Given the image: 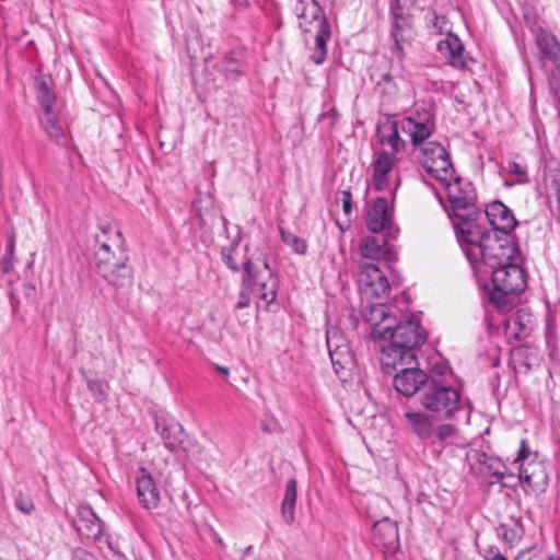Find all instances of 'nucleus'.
I'll use <instances>...</instances> for the list:
<instances>
[{
    "mask_svg": "<svg viewBox=\"0 0 560 560\" xmlns=\"http://www.w3.org/2000/svg\"><path fill=\"white\" fill-rule=\"evenodd\" d=\"M315 32V44L311 59L315 65H322L327 58V43L331 38V26L328 19H323Z\"/></svg>",
    "mask_w": 560,
    "mask_h": 560,
    "instance_id": "c85d7f7f",
    "label": "nucleus"
},
{
    "mask_svg": "<svg viewBox=\"0 0 560 560\" xmlns=\"http://www.w3.org/2000/svg\"><path fill=\"white\" fill-rule=\"evenodd\" d=\"M95 268L106 264L117 261L120 256H129L125 248V241L119 229L112 223L102 225L100 233L95 235Z\"/></svg>",
    "mask_w": 560,
    "mask_h": 560,
    "instance_id": "9d476101",
    "label": "nucleus"
},
{
    "mask_svg": "<svg viewBox=\"0 0 560 560\" xmlns=\"http://www.w3.org/2000/svg\"><path fill=\"white\" fill-rule=\"evenodd\" d=\"M541 357L535 346L522 345L511 350L510 364L516 373H528L540 366Z\"/></svg>",
    "mask_w": 560,
    "mask_h": 560,
    "instance_id": "412c9836",
    "label": "nucleus"
},
{
    "mask_svg": "<svg viewBox=\"0 0 560 560\" xmlns=\"http://www.w3.org/2000/svg\"><path fill=\"white\" fill-rule=\"evenodd\" d=\"M235 10L246 9L249 7V0H229Z\"/></svg>",
    "mask_w": 560,
    "mask_h": 560,
    "instance_id": "4d7b16f0",
    "label": "nucleus"
},
{
    "mask_svg": "<svg viewBox=\"0 0 560 560\" xmlns=\"http://www.w3.org/2000/svg\"><path fill=\"white\" fill-rule=\"evenodd\" d=\"M419 400L425 410L441 420L453 419L460 409V392L434 376L427 383Z\"/></svg>",
    "mask_w": 560,
    "mask_h": 560,
    "instance_id": "423d86ee",
    "label": "nucleus"
},
{
    "mask_svg": "<svg viewBox=\"0 0 560 560\" xmlns=\"http://www.w3.org/2000/svg\"><path fill=\"white\" fill-rule=\"evenodd\" d=\"M365 226L372 234L386 233L389 238H397L399 228L394 224L389 212L388 201L378 197L368 209L365 214Z\"/></svg>",
    "mask_w": 560,
    "mask_h": 560,
    "instance_id": "f8f14e48",
    "label": "nucleus"
},
{
    "mask_svg": "<svg viewBox=\"0 0 560 560\" xmlns=\"http://www.w3.org/2000/svg\"><path fill=\"white\" fill-rule=\"evenodd\" d=\"M88 388L97 401H103L107 398L108 384L106 382L98 378L88 380Z\"/></svg>",
    "mask_w": 560,
    "mask_h": 560,
    "instance_id": "a19ab883",
    "label": "nucleus"
},
{
    "mask_svg": "<svg viewBox=\"0 0 560 560\" xmlns=\"http://www.w3.org/2000/svg\"><path fill=\"white\" fill-rule=\"evenodd\" d=\"M194 209L199 219L200 229L211 226L217 218L222 222L223 230L229 235V221L214 206V201L211 196H199L194 200Z\"/></svg>",
    "mask_w": 560,
    "mask_h": 560,
    "instance_id": "b1692460",
    "label": "nucleus"
},
{
    "mask_svg": "<svg viewBox=\"0 0 560 560\" xmlns=\"http://www.w3.org/2000/svg\"><path fill=\"white\" fill-rule=\"evenodd\" d=\"M497 530L498 535L508 544H513L520 537L517 530L506 524H501Z\"/></svg>",
    "mask_w": 560,
    "mask_h": 560,
    "instance_id": "a18cd8bd",
    "label": "nucleus"
},
{
    "mask_svg": "<svg viewBox=\"0 0 560 560\" xmlns=\"http://www.w3.org/2000/svg\"><path fill=\"white\" fill-rule=\"evenodd\" d=\"M252 551H253V546H248L244 550V555L241 560H256V559L252 558Z\"/></svg>",
    "mask_w": 560,
    "mask_h": 560,
    "instance_id": "bf43d9fd",
    "label": "nucleus"
},
{
    "mask_svg": "<svg viewBox=\"0 0 560 560\" xmlns=\"http://www.w3.org/2000/svg\"><path fill=\"white\" fill-rule=\"evenodd\" d=\"M396 238L387 237L386 233H378L365 236L360 246L362 257L371 260H392L394 258V245L392 241Z\"/></svg>",
    "mask_w": 560,
    "mask_h": 560,
    "instance_id": "6ab92c4d",
    "label": "nucleus"
},
{
    "mask_svg": "<svg viewBox=\"0 0 560 560\" xmlns=\"http://www.w3.org/2000/svg\"><path fill=\"white\" fill-rule=\"evenodd\" d=\"M295 11L299 26L304 33L313 32L320 25L323 19H327L317 0H298Z\"/></svg>",
    "mask_w": 560,
    "mask_h": 560,
    "instance_id": "4be33fe9",
    "label": "nucleus"
},
{
    "mask_svg": "<svg viewBox=\"0 0 560 560\" xmlns=\"http://www.w3.org/2000/svg\"><path fill=\"white\" fill-rule=\"evenodd\" d=\"M399 310L385 304L373 305L366 316L371 337L382 353L383 371L392 373L397 364H416V350L427 340V331L415 315L400 318Z\"/></svg>",
    "mask_w": 560,
    "mask_h": 560,
    "instance_id": "f257e3e1",
    "label": "nucleus"
},
{
    "mask_svg": "<svg viewBox=\"0 0 560 560\" xmlns=\"http://www.w3.org/2000/svg\"><path fill=\"white\" fill-rule=\"evenodd\" d=\"M534 36V56L545 67L547 63H560V40L557 35L546 26L537 27Z\"/></svg>",
    "mask_w": 560,
    "mask_h": 560,
    "instance_id": "4468645a",
    "label": "nucleus"
},
{
    "mask_svg": "<svg viewBox=\"0 0 560 560\" xmlns=\"http://www.w3.org/2000/svg\"><path fill=\"white\" fill-rule=\"evenodd\" d=\"M39 124L50 141L58 145H67L65 129L55 112L42 113Z\"/></svg>",
    "mask_w": 560,
    "mask_h": 560,
    "instance_id": "c756f323",
    "label": "nucleus"
},
{
    "mask_svg": "<svg viewBox=\"0 0 560 560\" xmlns=\"http://www.w3.org/2000/svg\"><path fill=\"white\" fill-rule=\"evenodd\" d=\"M412 1L415 2L416 0H412Z\"/></svg>",
    "mask_w": 560,
    "mask_h": 560,
    "instance_id": "774afa93",
    "label": "nucleus"
},
{
    "mask_svg": "<svg viewBox=\"0 0 560 560\" xmlns=\"http://www.w3.org/2000/svg\"><path fill=\"white\" fill-rule=\"evenodd\" d=\"M439 50L442 54H448L452 65L460 69H467L468 65L464 60V45L458 36L448 33L447 36L439 43Z\"/></svg>",
    "mask_w": 560,
    "mask_h": 560,
    "instance_id": "7c9ffc66",
    "label": "nucleus"
},
{
    "mask_svg": "<svg viewBox=\"0 0 560 560\" xmlns=\"http://www.w3.org/2000/svg\"><path fill=\"white\" fill-rule=\"evenodd\" d=\"M444 372H445V368L443 365H440V364H435L431 371H430V374H428L429 377H432L434 376L435 378H438L439 381L443 382L442 381V377L444 376Z\"/></svg>",
    "mask_w": 560,
    "mask_h": 560,
    "instance_id": "3c124183",
    "label": "nucleus"
},
{
    "mask_svg": "<svg viewBox=\"0 0 560 560\" xmlns=\"http://www.w3.org/2000/svg\"><path fill=\"white\" fill-rule=\"evenodd\" d=\"M457 429L452 423H444L438 425L435 429L433 428V438L440 444L447 442L451 438H453L456 433Z\"/></svg>",
    "mask_w": 560,
    "mask_h": 560,
    "instance_id": "ea45409f",
    "label": "nucleus"
},
{
    "mask_svg": "<svg viewBox=\"0 0 560 560\" xmlns=\"http://www.w3.org/2000/svg\"><path fill=\"white\" fill-rule=\"evenodd\" d=\"M514 465H518V480L526 485V494L545 491L548 486V475L544 464L533 454L526 439L521 441Z\"/></svg>",
    "mask_w": 560,
    "mask_h": 560,
    "instance_id": "6e6552de",
    "label": "nucleus"
},
{
    "mask_svg": "<svg viewBox=\"0 0 560 560\" xmlns=\"http://www.w3.org/2000/svg\"><path fill=\"white\" fill-rule=\"evenodd\" d=\"M512 325L516 326V325H520V331L516 332V337H521V334H524L525 332V326L521 325L520 324V316L518 315H515V316H511L509 319H508V327H511Z\"/></svg>",
    "mask_w": 560,
    "mask_h": 560,
    "instance_id": "5fc2aeb1",
    "label": "nucleus"
},
{
    "mask_svg": "<svg viewBox=\"0 0 560 560\" xmlns=\"http://www.w3.org/2000/svg\"><path fill=\"white\" fill-rule=\"evenodd\" d=\"M236 234L234 235L232 242L228 246H223L221 248L220 255L223 264L233 272H238L241 270V265L235 259V253L240 247L242 242V230L240 226H235Z\"/></svg>",
    "mask_w": 560,
    "mask_h": 560,
    "instance_id": "c9c22d12",
    "label": "nucleus"
},
{
    "mask_svg": "<svg viewBox=\"0 0 560 560\" xmlns=\"http://www.w3.org/2000/svg\"><path fill=\"white\" fill-rule=\"evenodd\" d=\"M243 276L235 308H245L250 304L252 294L256 293L267 306L277 298V281L266 258H246L243 261Z\"/></svg>",
    "mask_w": 560,
    "mask_h": 560,
    "instance_id": "7ed1b4c3",
    "label": "nucleus"
},
{
    "mask_svg": "<svg viewBox=\"0 0 560 560\" xmlns=\"http://www.w3.org/2000/svg\"><path fill=\"white\" fill-rule=\"evenodd\" d=\"M103 260L102 266H97L96 272L109 285L114 288H126L132 283V268L129 266V256H120L117 261L106 264Z\"/></svg>",
    "mask_w": 560,
    "mask_h": 560,
    "instance_id": "f3484780",
    "label": "nucleus"
},
{
    "mask_svg": "<svg viewBox=\"0 0 560 560\" xmlns=\"http://www.w3.org/2000/svg\"><path fill=\"white\" fill-rule=\"evenodd\" d=\"M408 0H392L389 12L393 19V28L390 32L395 42L396 49L402 55V32L409 30L412 23V15L407 8Z\"/></svg>",
    "mask_w": 560,
    "mask_h": 560,
    "instance_id": "aec40b11",
    "label": "nucleus"
},
{
    "mask_svg": "<svg viewBox=\"0 0 560 560\" xmlns=\"http://www.w3.org/2000/svg\"><path fill=\"white\" fill-rule=\"evenodd\" d=\"M520 260H513L502 267L490 270V284L487 285L490 303L499 311L512 306L520 293L526 288L525 273Z\"/></svg>",
    "mask_w": 560,
    "mask_h": 560,
    "instance_id": "20e7f679",
    "label": "nucleus"
},
{
    "mask_svg": "<svg viewBox=\"0 0 560 560\" xmlns=\"http://www.w3.org/2000/svg\"><path fill=\"white\" fill-rule=\"evenodd\" d=\"M502 553L499 548L490 546L485 550V559L486 560H497Z\"/></svg>",
    "mask_w": 560,
    "mask_h": 560,
    "instance_id": "603ef678",
    "label": "nucleus"
},
{
    "mask_svg": "<svg viewBox=\"0 0 560 560\" xmlns=\"http://www.w3.org/2000/svg\"><path fill=\"white\" fill-rule=\"evenodd\" d=\"M296 497V480L291 478L287 481L284 497L281 504V514L288 525H291L294 522Z\"/></svg>",
    "mask_w": 560,
    "mask_h": 560,
    "instance_id": "f704fd0d",
    "label": "nucleus"
},
{
    "mask_svg": "<svg viewBox=\"0 0 560 560\" xmlns=\"http://www.w3.org/2000/svg\"><path fill=\"white\" fill-rule=\"evenodd\" d=\"M549 560H560V558H559V557H557V556H550V557H549Z\"/></svg>",
    "mask_w": 560,
    "mask_h": 560,
    "instance_id": "0e129e2a",
    "label": "nucleus"
},
{
    "mask_svg": "<svg viewBox=\"0 0 560 560\" xmlns=\"http://www.w3.org/2000/svg\"><path fill=\"white\" fill-rule=\"evenodd\" d=\"M382 83H385L387 85L388 92L396 90V84L393 81V77L388 72L382 75V81L378 82V85H381Z\"/></svg>",
    "mask_w": 560,
    "mask_h": 560,
    "instance_id": "864d4df0",
    "label": "nucleus"
},
{
    "mask_svg": "<svg viewBox=\"0 0 560 560\" xmlns=\"http://www.w3.org/2000/svg\"><path fill=\"white\" fill-rule=\"evenodd\" d=\"M497 560H508V558L505 556H500Z\"/></svg>",
    "mask_w": 560,
    "mask_h": 560,
    "instance_id": "69168bd1",
    "label": "nucleus"
},
{
    "mask_svg": "<svg viewBox=\"0 0 560 560\" xmlns=\"http://www.w3.org/2000/svg\"><path fill=\"white\" fill-rule=\"evenodd\" d=\"M372 542L385 555H392L399 548L398 525L389 517L376 521L372 527Z\"/></svg>",
    "mask_w": 560,
    "mask_h": 560,
    "instance_id": "dca6fc26",
    "label": "nucleus"
},
{
    "mask_svg": "<svg viewBox=\"0 0 560 560\" xmlns=\"http://www.w3.org/2000/svg\"><path fill=\"white\" fill-rule=\"evenodd\" d=\"M557 209H558V213H559V217H560V188L557 190Z\"/></svg>",
    "mask_w": 560,
    "mask_h": 560,
    "instance_id": "680f3d73",
    "label": "nucleus"
},
{
    "mask_svg": "<svg viewBox=\"0 0 560 560\" xmlns=\"http://www.w3.org/2000/svg\"><path fill=\"white\" fill-rule=\"evenodd\" d=\"M326 117H331L332 118L331 124L334 125L338 120L339 114L337 113L336 108H331L327 113L322 114L319 119H324Z\"/></svg>",
    "mask_w": 560,
    "mask_h": 560,
    "instance_id": "13d9d810",
    "label": "nucleus"
},
{
    "mask_svg": "<svg viewBox=\"0 0 560 560\" xmlns=\"http://www.w3.org/2000/svg\"><path fill=\"white\" fill-rule=\"evenodd\" d=\"M446 24L445 16H439L435 12H432L431 27L436 34H443L446 31Z\"/></svg>",
    "mask_w": 560,
    "mask_h": 560,
    "instance_id": "49530a36",
    "label": "nucleus"
},
{
    "mask_svg": "<svg viewBox=\"0 0 560 560\" xmlns=\"http://www.w3.org/2000/svg\"><path fill=\"white\" fill-rule=\"evenodd\" d=\"M492 476H494L499 482H502V485L508 488H515L516 485L520 483L518 477L516 478L512 472L494 470ZM521 483L524 485V490L526 491V485L523 481H521Z\"/></svg>",
    "mask_w": 560,
    "mask_h": 560,
    "instance_id": "37998d69",
    "label": "nucleus"
},
{
    "mask_svg": "<svg viewBox=\"0 0 560 560\" xmlns=\"http://www.w3.org/2000/svg\"><path fill=\"white\" fill-rule=\"evenodd\" d=\"M341 200L343 212L347 217H349L352 213V195L349 189L341 191Z\"/></svg>",
    "mask_w": 560,
    "mask_h": 560,
    "instance_id": "de8ad7c7",
    "label": "nucleus"
},
{
    "mask_svg": "<svg viewBox=\"0 0 560 560\" xmlns=\"http://www.w3.org/2000/svg\"><path fill=\"white\" fill-rule=\"evenodd\" d=\"M522 15L532 34L536 32L537 27L546 26V22L540 19L533 5L524 4L522 7Z\"/></svg>",
    "mask_w": 560,
    "mask_h": 560,
    "instance_id": "4c0bfd02",
    "label": "nucleus"
},
{
    "mask_svg": "<svg viewBox=\"0 0 560 560\" xmlns=\"http://www.w3.org/2000/svg\"><path fill=\"white\" fill-rule=\"evenodd\" d=\"M420 147V153L417 159L429 175L439 182L454 178L455 170L450 154L441 143L427 141Z\"/></svg>",
    "mask_w": 560,
    "mask_h": 560,
    "instance_id": "1a4fd4ad",
    "label": "nucleus"
},
{
    "mask_svg": "<svg viewBox=\"0 0 560 560\" xmlns=\"http://www.w3.org/2000/svg\"><path fill=\"white\" fill-rule=\"evenodd\" d=\"M412 432L421 440L431 439L433 435V423L429 415L420 411H408L405 413Z\"/></svg>",
    "mask_w": 560,
    "mask_h": 560,
    "instance_id": "2f4dec72",
    "label": "nucleus"
},
{
    "mask_svg": "<svg viewBox=\"0 0 560 560\" xmlns=\"http://www.w3.org/2000/svg\"><path fill=\"white\" fill-rule=\"evenodd\" d=\"M456 237L474 269L480 262L489 271L513 260H520V250L510 236L487 232L482 226L469 225L456 229Z\"/></svg>",
    "mask_w": 560,
    "mask_h": 560,
    "instance_id": "f03ea898",
    "label": "nucleus"
},
{
    "mask_svg": "<svg viewBox=\"0 0 560 560\" xmlns=\"http://www.w3.org/2000/svg\"><path fill=\"white\" fill-rule=\"evenodd\" d=\"M485 213L492 226L488 232H498V235L510 236L516 228L517 221L512 210L502 201H493L486 207Z\"/></svg>",
    "mask_w": 560,
    "mask_h": 560,
    "instance_id": "a211bd4d",
    "label": "nucleus"
},
{
    "mask_svg": "<svg viewBox=\"0 0 560 560\" xmlns=\"http://www.w3.org/2000/svg\"><path fill=\"white\" fill-rule=\"evenodd\" d=\"M419 363L416 364H397L400 366L399 372L395 375L393 384L395 389L406 396L411 397L416 393L422 394L427 387V383L431 380L423 370L419 369Z\"/></svg>",
    "mask_w": 560,
    "mask_h": 560,
    "instance_id": "ddd939ff",
    "label": "nucleus"
},
{
    "mask_svg": "<svg viewBox=\"0 0 560 560\" xmlns=\"http://www.w3.org/2000/svg\"><path fill=\"white\" fill-rule=\"evenodd\" d=\"M71 560H97V559L92 552H90L83 548H77L72 551Z\"/></svg>",
    "mask_w": 560,
    "mask_h": 560,
    "instance_id": "09e8293b",
    "label": "nucleus"
},
{
    "mask_svg": "<svg viewBox=\"0 0 560 560\" xmlns=\"http://www.w3.org/2000/svg\"><path fill=\"white\" fill-rule=\"evenodd\" d=\"M10 303L13 310H16L24 300L27 304H35L37 298V289L32 282H22L13 287L9 293Z\"/></svg>",
    "mask_w": 560,
    "mask_h": 560,
    "instance_id": "72a5a7b5",
    "label": "nucleus"
},
{
    "mask_svg": "<svg viewBox=\"0 0 560 560\" xmlns=\"http://www.w3.org/2000/svg\"><path fill=\"white\" fill-rule=\"evenodd\" d=\"M235 10L246 9L249 7V0H229Z\"/></svg>",
    "mask_w": 560,
    "mask_h": 560,
    "instance_id": "6e6d98bb",
    "label": "nucleus"
},
{
    "mask_svg": "<svg viewBox=\"0 0 560 560\" xmlns=\"http://www.w3.org/2000/svg\"><path fill=\"white\" fill-rule=\"evenodd\" d=\"M217 369H218V371H219V372H220L224 377H226V376L229 375V373H230V371H229V369H228V368H224V366H218Z\"/></svg>",
    "mask_w": 560,
    "mask_h": 560,
    "instance_id": "052dcab7",
    "label": "nucleus"
},
{
    "mask_svg": "<svg viewBox=\"0 0 560 560\" xmlns=\"http://www.w3.org/2000/svg\"><path fill=\"white\" fill-rule=\"evenodd\" d=\"M14 505L20 512L27 515L31 514L35 509L31 495L23 492L18 493V495L14 499Z\"/></svg>",
    "mask_w": 560,
    "mask_h": 560,
    "instance_id": "79ce46f5",
    "label": "nucleus"
},
{
    "mask_svg": "<svg viewBox=\"0 0 560 560\" xmlns=\"http://www.w3.org/2000/svg\"><path fill=\"white\" fill-rule=\"evenodd\" d=\"M228 19L231 22H235L236 21V13L231 14Z\"/></svg>",
    "mask_w": 560,
    "mask_h": 560,
    "instance_id": "e2e57ef3",
    "label": "nucleus"
},
{
    "mask_svg": "<svg viewBox=\"0 0 560 560\" xmlns=\"http://www.w3.org/2000/svg\"><path fill=\"white\" fill-rule=\"evenodd\" d=\"M281 238L285 244L291 246L293 252L296 254L303 255L306 253L307 244L303 238H300L291 233H287L283 230H281Z\"/></svg>",
    "mask_w": 560,
    "mask_h": 560,
    "instance_id": "58836bf2",
    "label": "nucleus"
},
{
    "mask_svg": "<svg viewBox=\"0 0 560 560\" xmlns=\"http://www.w3.org/2000/svg\"><path fill=\"white\" fill-rule=\"evenodd\" d=\"M397 162L395 153L385 150L378 152L372 162L373 168V187L375 190H383L388 183V174L392 172Z\"/></svg>",
    "mask_w": 560,
    "mask_h": 560,
    "instance_id": "a878e982",
    "label": "nucleus"
},
{
    "mask_svg": "<svg viewBox=\"0 0 560 560\" xmlns=\"http://www.w3.org/2000/svg\"><path fill=\"white\" fill-rule=\"evenodd\" d=\"M218 542H219V544H221V545H223V541H222V539H221V538H218Z\"/></svg>",
    "mask_w": 560,
    "mask_h": 560,
    "instance_id": "338daca9",
    "label": "nucleus"
},
{
    "mask_svg": "<svg viewBox=\"0 0 560 560\" xmlns=\"http://www.w3.org/2000/svg\"><path fill=\"white\" fill-rule=\"evenodd\" d=\"M156 430L160 432L166 448L171 452L177 450L178 445L182 443L183 428L178 422L175 421H156L155 422Z\"/></svg>",
    "mask_w": 560,
    "mask_h": 560,
    "instance_id": "473e14b6",
    "label": "nucleus"
},
{
    "mask_svg": "<svg viewBox=\"0 0 560 560\" xmlns=\"http://www.w3.org/2000/svg\"><path fill=\"white\" fill-rule=\"evenodd\" d=\"M12 253H13V245L11 244L9 246L8 255L1 259V269L5 273L10 272L12 270V268H13Z\"/></svg>",
    "mask_w": 560,
    "mask_h": 560,
    "instance_id": "8fccbe9b",
    "label": "nucleus"
},
{
    "mask_svg": "<svg viewBox=\"0 0 560 560\" xmlns=\"http://www.w3.org/2000/svg\"><path fill=\"white\" fill-rule=\"evenodd\" d=\"M359 281L366 292L381 298L390 290L389 282L381 269L374 264H365L360 272Z\"/></svg>",
    "mask_w": 560,
    "mask_h": 560,
    "instance_id": "5701e85b",
    "label": "nucleus"
},
{
    "mask_svg": "<svg viewBox=\"0 0 560 560\" xmlns=\"http://www.w3.org/2000/svg\"><path fill=\"white\" fill-rule=\"evenodd\" d=\"M136 482L140 504L147 510L155 509L161 497L152 476L144 468H141Z\"/></svg>",
    "mask_w": 560,
    "mask_h": 560,
    "instance_id": "393cba45",
    "label": "nucleus"
},
{
    "mask_svg": "<svg viewBox=\"0 0 560 560\" xmlns=\"http://www.w3.org/2000/svg\"><path fill=\"white\" fill-rule=\"evenodd\" d=\"M441 183L445 186L451 203L450 215H453L462 222L459 224L454 223V229L477 225L474 222L479 218L481 212L476 203V192L471 183L463 180L455 174L454 178Z\"/></svg>",
    "mask_w": 560,
    "mask_h": 560,
    "instance_id": "39448f33",
    "label": "nucleus"
},
{
    "mask_svg": "<svg viewBox=\"0 0 560 560\" xmlns=\"http://www.w3.org/2000/svg\"><path fill=\"white\" fill-rule=\"evenodd\" d=\"M36 97L43 113L54 112L52 105L56 101L54 91L49 88L47 81L40 80L36 86Z\"/></svg>",
    "mask_w": 560,
    "mask_h": 560,
    "instance_id": "e433bc0d",
    "label": "nucleus"
},
{
    "mask_svg": "<svg viewBox=\"0 0 560 560\" xmlns=\"http://www.w3.org/2000/svg\"><path fill=\"white\" fill-rule=\"evenodd\" d=\"M326 345L329 358L337 375L349 369L352 363V355L345 337L337 328L326 331Z\"/></svg>",
    "mask_w": 560,
    "mask_h": 560,
    "instance_id": "2eb2a0df",
    "label": "nucleus"
},
{
    "mask_svg": "<svg viewBox=\"0 0 560 560\" xmlns=\"http://www.w3.org/2000/svg\"><path fill=\"white\" fill-rule=\"evenodd\" d=\"M509 171L516 178L518 184H526L529 182L526 166L522 165L521 163L515 161L510 162Z\"/></svg>",
    "mask_w": 560,
    "mask_h": 560,
    "instance_id": "c03bdc74",
    "label": "nucleus"
},
{
    "mask_svg": "<svg viewBox=\"0 0 560 560\" xmlns=\"http://www.w3.org/2000/svg\"><path fill=\"white\" fill-rule=\"evenodd\" d=\"M217 69L226 80L237 81L245 73L243 50L232 49L224 54L222 60L217 63Z\"/></svg>",
    "mask_w": 560,
    "mask_h": 560,
    "instance_id": "bb28decb",
    "label": "nucleus"
},
{
    "mask_svg": "<svg viewBox=\"0 0 560 560\" xmlns=\"http://www.w3.org/2000/svg\"><path fill=\"white\" fill-rule=\"evenodd\" d=\"M400 130V120H387L378 124L376 128L378 141L390 147V153H395V155L406 147V142L399 136Z\"/></svg>",
    "mask_w": 560,
    "mask_h": 560,
    "instance_id": "cd10ccee",
    "label": "nucleus"
},
{
    "mask_svg": "<svg viewBox=\"0 0 560 560\" xmlns=\"http://www.w3.org/2000/svg\"><path fill=\"white\" fill-rule=\"evenodd\" d=\"M400 128L411 138L412 147L420 148L435 130V115L431 109L416 108L413 113L400 120Z\"/></svg>",
    "mask_w": 560,
    "mask_h": 560,
    "instance_id": "9b49d317",
    "label": "nucleus"
},
{
    "mask_svg": "<svg viewBox=\"0 0 560 560\" xmlns=\"http://www.w3.org/2000/svg\"><path fill=\"white\" fill-rule=\"evenodd\" d=\"M72 524L82 540L92 541L102 551L120 555L118 545L105 532L103 521L90 505L81 504L77 508Z\"/></svg>",
    "mask_w": 560,
    "mask_h": 560,
    "instance_id": "0eeeda50",
    "label": "nucleus"
}]
</instances>
